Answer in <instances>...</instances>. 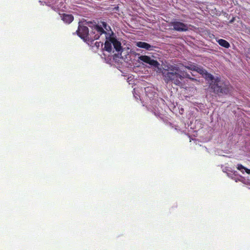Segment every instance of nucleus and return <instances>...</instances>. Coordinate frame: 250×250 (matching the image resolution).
Instances as JSON below:
<instances>
[{
	"mask_svg": "<svg viewBox=\"0 0 250 250\" xmlns=\"http://www.w3.org/2000/svg\"><path fill=\"white\" fill-rule=\"evenodd\" d=\"M171 25L173 26V29L178 31H185L188 29V26L184 23L178 21L171 23Z\"/></svg>",
	"mask_w": 250,
	"mask_h": 250,
	"instance_id": "39448f33",
	"label": "nucleus"
},
{
	"mask_svg": "<svg viewBox=\"0 0 250 250\" xmlns=\"http://www.w3.org/2000/svg\"><path fill=\"white\" fill-rule=\"evenodd\" d=\"M62 20L66 23H70L73 20V17L71 15L64 14L62 16Z\"/></svg>",
	"mask_w": 250,
	"mask_h": 250,
	"instance_id": "9d476101",
	"label": "nucleus"
},
{
	"mask_svg": "<svg viewBox=\"0 0 250 250\" xmlns=\"http://www.w3.org/2000/svg\"><path fill=\"white\" fill-rule=\"evenodd\" d=\"M106 41L104 43V49L108 52H111L112 50V42L110 41V37H106Z\"/></svg>",
	"mask_w": 250,
	"mask_h": 250,
	"instance_id": "1a4fd4ad",
	"label": "nucleus"
},
{
	"mask_svg": "<svg viewBox=\"0 0 250 250\" xmlns=\"http://www.w3.org/2000/svg\"><path fill=\"white\" fill-rule=\"evenodd\" d=\"M110 41L112 42L114 48L117 51H121L122 50V46L121 43L118 41L115 38L110 36Z\"/></svg>",
	"mask_w": 250,
	"mask_h": 250,
	"instance_id": "0eeeda50",
	"label": "nucleus"
},
{
	"mask_svg": "<svg viewBox=\"0 0 250 250\" xmlns=\"http://www.w3.org/2000/svg\"><path fill=\"white\" fill-rule=\"evenodd\" d=\"M139 59L155 67H158L159 64L157 61L151 59L149 57L147 56H141L139 57Z\"/></svg>",
	"mask_w": 250,
	"mask_h": 250,
	"instance_id": "423d86ee",
	"label": "nucleus"
},
{
	"mask_svg": "<svg viewBox=\"0 0 250 250\" xmlns=\"http://www.w3.org/2000/svg\"><path fill=\"white\" fill-rule=\"evenodd\" d=\"M103 25L105 29L106 30H107V28L106 27V25L104 23H103Z\"/></svg>",
	"mask_w": 250,
	"mask_h": 250,
	"instance_id": "4468645a",
	"label": "nucleus"
},
{
	"mask_svg": "<svg viewBox=\"0 0 250 250\" xmlns=\"http://www.w3.org/2000/svg\"><path fill=\"white\" fill-rule=\"evenodd\" d=\"M237 168L243 173H244V171H245L247 173L250 174V169H248L244 167L241 164H238L237 166Z\"/></svg>",
	"mask_w": 250,
	"mask_h": 250,
	"instance_id": "f8f14e48",
	"label": "nucleus"
},
{
	"mask_svg": "<svg viewBox=\"0 0 250 250\" xmlns=\"http://www.w3.org/2000/svg\"><path fill=\"white\" fill-rule=\"evenodd\" d=\"M167 81L166 83H168L169 81H171L172 83H174L176 84H179L180 82L179 81V79H167Z\"/></svg>",
	"mask_w": 250,
	"mask_h": 250,
	"instance_id": "ddd939ff",
	"label": "nucleus"
},
{
	"mask_svg": "<svg viewBox=\"0 0 250 250\" xmlns=\"http://www.w3.org/2000/svg\"><path fill=\"white\" fill-rule=\"evenodd\" d=\"M104 33V30L99 25L93 27L92 31L88 35V40L93 41L99 38L100 35Z\"/></svg>",
	"mask_w": 250,
	"mask_h": 250,
	"instance_id": "f03ea898",
	"label": "nucleus"
},
{
	"mask_svg": "<svg viewBox=\"0 0 250 250\" xmlns=\"http://www.w3.org/2000/svg\"><path fill=\"white\" fill-rule=\"evenodd\" d=\"M217 42L219 44V45L226 48H228L230 46L229 43L225 40L219 39L217 40Z\"/></svg>",
	"mask_w": 250,
	"mask_h": 250,
	"instance_id": "9b49d317",
	"label": "nucleus"
},
{
	"mask_svg": "<svg viewBox=\"0 0 250 250\" xmlns=\"http://www.w3.org/2000/svg\"><path fill=\"white\" fill-rule=\"evenodd\" d=\"M136 44L139 47L145 48L148 50H151L153 48V47L149 44L145 42H136Z\"/></svg>",
	"mask_w": 250,
	"mask_h": 250,
	"instance_id": "6e6552de",
	"label": "nucleus"
},
{
	"mask_svg": "<svg viewBox=\"0 0 250 250\" xmlns=\"http://www.w3.org/2000/svg\"><path fill=\"white\" fill-rule=\"evenodd\" d=\"M187 67L189 69L197 71L198 73L202 74V77H205V78H212V76L210 74L207 73L206 70H203L201 68H200L195 65L190 64L189 66H188Z\"/></svg>",
	"mask_w": 250,
	"mask_h": 250,
	"instance_id": "7ed1b4c3",
	"label": "nucleus"
},
{
	"mask_svg": "<svg viewBox=\"0 0 250 250\" xmlns=\"http://www.w3.org/2000/svg\"><path fill=\"white\" fill-rule=\"evenodd\" d=\"M192 80H196L197 79H192Z\"/></svg>",
	"mask_w": 250,
	"mask_h": 250,
	"instance_id": "dca6fc26",
	"label": "nucleus"
},
{
	"mask_svg": "<svg viewBox=\"0 0 250 250\" xmlns=\"http://www.w3.org/2000/svg\"><path fill=\"white\" fill-rule=\"evenodd\" d=\"M209 83L210 91L218 95L222 96L230 93L232 87L228 82L223 79H207Z\"/></svg>",
	"mask_w": 250,
	"mask_h": 250,
	"instance_id": "f257e3e1",
	"label": "nucleus"
},
{
	"mask_svg": "<svg viewBox=\"0 0 250 250\" xmlns=\"http://www.w3.org/2000/svg\"><path fill=\"white\" fill-rule=\"evenodd\" d=\"M132 80V79H130V80L128 81V82L130 83V82H131V80Z\"/></svg>",
	"mask_w": 250,
	"mask_h": 250,
	"instance_id": "2eb2a0df",
	"label": "nucleus"
},
{
	"mask_svg": "<svg viewBox=\"0 0 250 250\" xmlns=\"http://www.w3.org/2000/svg\"><path fill=\"white\" fill-rule=\"evenodd\" d=\"M78 34L79 36L84 40H88V28L84 26L80 25L77 30Z\"/></svg>",
	"mask_w": 250,
	"mask_h": 250,
	"instance_id": "20e7f679",
	"label": "nucleus"
}]
</instances>
